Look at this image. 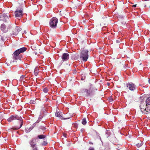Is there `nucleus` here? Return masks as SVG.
<instances>
[{
  "label": "nucleus",
  "mask_w": 150,
  "mask_h": 150,
  "mask_svg": "<svg viewBox=\"0 0 150 150\" xmlns=\"http://www.w3.org/2000/svg\"><path fill=\"white\" fill-rule=\"evenodd\" d=\"M21 30V28L20 27L17 26L16 28L15 31H13V35H17Z\"/></svg>",
  "instance_id": "obj_12"
},
{
  "label": "nucleus",
  "mask_w": 150,
  "mask_h": 150,
  "mask_svg": "<svg viewBox=\"0 0 150 150\" xmlns=\"http://www.w3.org/2000/svg\"><path fill=\"white\" fill-rule=\"evenodd\" d=\"M42 118L43 116L42 115H40L39 117L38 120L36 122V123H38V122H39L41 121V120H42Z\"/></svg>",
  "instance_id": "obj_18"
},
{
  "label": "nucleus",
  "mask_w": 150,
  "mask_h": 150,
  "mask_svg": "<svg viewBox=\"0 0 150 150\" xmlns=\"http://www.w3.org/2000/svg\"><path fill=\"white\" fill-rule=\"evenodd\" d=\"M35 123L33 124V125H32L30 128H28L26 129L25 131L26 132H29L35 126Z\"/></svg>",
  "instance_id": "obj_15"
},
{
  "label": "nucleus",
  "mask_w": 150,
  "mask_h": 150,
  "mask_svg": "<svg viewBox=\"0 0 150 150\" xmlns=\"http://www.w3.org/2000/svg\"><path fill=\"white\" fill-rule=\"evenodd\" d=\"M142 144H143L142 142L140 141H139V142L137 144H136V146L138 147H139L141 146Z\"/></svg>",
  "instance_id": "obj_17"
},
{
  "label": "nucleus",
  "mask_w": 150,
  "mask_h": 150,
  "mask_svg": "<svg viewBox=\"0 0 150 150\" xmlns=\"http://www.w3.org/2000/svg\"><path fill=\"white\" fill-rule=\"evenodd\" d=\"M58 22V19L55 17H53L50 20L49 24L50 26L52 28H56Z\"/></svg>",
  "instance_id": "obj_5"
},
{
  "label": "nucleus",
  "mask_w": 150,
  "mask_h": 150,
  "mask_svg": "<svg viewBox=\"0 0 150 150\" xmlns=\"http://www.w3.org/2000/svg\"><path fill=\"white\" fill-rule=\"evenodd\" d=\"M43 91L44 93H47L48 91V89L47 88L45 87L43 89Z\"/></svg>",
  "instance_id": "obj_21"
},
{
  "label": "nucleus",
  "mask_w": 150,
  "mask_h": 150,
  "mask_svg": "<svg viewBox=\"0 0 150 150\" xmlns=\"http://www.w3.org/2000/svg\"><path fill=\"white\" fill-rule=\"evenodd\" d=\"M120 41H121V40L120 39H119L118 40H116V43H119Z\"/></svg>",
  "instance_id": "obj_26"
},
{
  "label": "nucleus",
  "mask_w": 150,
  "mask_h": 150,
  "mask_svg": "<svg viewBox=\"0 0 150 150\" xmlns=\"http://www.w3.org/2000/svg\"><path fill=\"white\" fill-rule=\"evenodd\" d=\"M149 42H150V38H149Z\"/></svg>",
  "instance_id": "obj_35"
},
{
  "label": "nucleus",
  "mask_w": 150,
  "mask_h": 150,
  "mask_svg": "<svg viewBox=\"0 0 150 150\" xmlns=\"http://www.w3.org/2000/svg\"><path fill=\"white\" fill-rule=\"evenodd\" d=\"M127 87L129 90L134 91L135 89V86L134 84L132 83H128L127 84Z\"/></svg>",
  "instance_id": "obj_7"
},
{
  "label": "nucleus",
  "mask_w": 150,
  "mask_h": 150,
  "mask_svg": "<svg viewBox=\"0 0 150 150\" xmlns=\"http://www.w3.org/2000/svg\"><path fill=\"white\" fill-rule=\"evenodd\" d=\"M69 54L67 53H64L62 56V59L64 61H67L69 59Z\"/></svg>",
  "instance_id": "obj_9"
},
{
  "label": "nucleus",
  "mask_w": 150,
  "mask_h": 150,
  "mask_svg": "<svg viewBox=\"0 0 150 150\" xmlns=\"http://www.w3.org/2000/svg\"><path fill=\"white\" fill-rule=\"evenodd\" d=\"M15 16L16 17L20 18L23 16V11L21 10H16L15 12Z\"/></svg>",
  "instance_id": "obj_8"
},
{
  "label": "nucleus",
  "mask_w": 150,
  "mask_h": 150,
  "mask_svg": "<svg viewBox=\"0 0 150 150\" xmlns=\"http://www.w3.org/2000/svg\"><path fill=\"white\" fill-rule=\"evenodd\" d=\"M84 92L86 93V95L88 96L92 95V90H91V88H90L89 90L85 89V90Z\"/></svg>",
  "instance_id": "obj_14"
},
{
  "label": "nucleus",
  "mask_w": 150,
  "mask_h": 150,
  "mask_svg": "<svg viewBox=\"0 0 150 150\" xmlns=\"http://www.w3.org/2000/svg\"><path fill=\"white\" fill-rule=\"evenodd\" d=\"M26 48L23 47L15 51L13 53L14 56H13L12 58V62H17V61L18 60H21V57L19 54L21 53L26 51Z\"/></svg>",
  "instance_id": "obj_2"
},
{
  "label": "nucleus",
  "mask_w": 150,
  "mask_h": 150,
  "mask_svg": "<svg viewBox=\"0 0 150 150\" xmlns=\"http://www.w3.org/2000/svg\"><path fill=\"white\" fill-rule=\"evenodd\" d=\"M88 51L87 50H84L82 51L80 54V58L83 61H86L88 58Z\"/></svg>",
  "instance_id": "obj_4"
},
{
  "label": "nucleus",
  "mask_w": 150,
  "mask_h": 150,
  "mask_svg": "<svg viewBox=\"0 0 150 150\" xmlns=\"http://www.w3.org/2000/svg\"><path fill=\"white\" fill-rule=\"evenodd\" d=\"M25 76L24 75H22L21 76L19 79V81H23L24 80V79L25 77Z\"/></svg>",
  "instance_id": "obj_22"
},
{
  "label": "nucleus",
  "mask_w": 150,
  "mask_h": 150,
  "mask_svg": "<svg viewBox=\"0 0 150 150\" xmlns=\"http://www.w3.org/2000/svg\"><path fill=\"white\" fill-rule=\"evenodd\" d=\"M107 84L108 86H109L110 85V83H107Z\"/></svg>",
  "instance_id": "obj_30"
},
{
  "label": "nucleus",
  "mask_w": 150,
  "mask_h": 150,
  "mask_svg": "<svg viewBox=\"0 0 150 150\" xmlns=\"http://www.w3.org/2000/svg\"><path fill=\"white\" fill-rule=\"evenodd\" d=\"M36 139H32L30 140L29 142V143L30 146L32 148H34L36 146Z\"/></svg>",
  "instance_id": "obj_11"
},
{
  "label": "nucleus",
  "mask_w": 150,
  "mask_h": 150,
  "mask_svg": "<svg viewBox=\"0 0 150 150\" xmlns=\"http://www.w3.org/2000/svg\"><path fill=\"white\" fill-rule=\"evenodd\" d=\"M89 143L90 144H93V143L92 142H89Z\"/></svg>",
  "instance_id": "obj_31"
},
{
  "label": "nucleus",
  "mask_w": 150,
  "mask_h": 150,
  "mask_svg": "<svg viewBox=\"0 0 150 150\" xmlns=\"http://www.w3.org/2000/svg\"><path fill=\"white\" fill-rule=\"evenodd\" d=\"M1 37V35H0V37Z\"/></svg>",
  "instance_id": "obj_36"
},
{
  "label": "nucleus",
  "mask_w": 150,
  "mask_h": 150,
  "mask_svg": "<svg viewBox=\"0 0 150 150\" xmlns=\"http://www.w3.org/2000/svg\"><path fill=\"white\" fill-rule=\"evenodd\" d=\"M38 67H36L35 69L34 74L36 76L38 75Z\"/></svg>",
  "instance_id": "obj_16"
},
{
  "label": "nucleus",
  "mask_w": 150,
  "mask_h": 150,
  "mask_svg": "<svg viewBox=\"0 0 150 150\" xmlns=\"http://www.w3.org/2000/svg\"><path fill=\"white\" fill-rule=\"evenodd\" d=\"M35 103V101L33 100H31L30 101V104H34Z\"/></svg>",
  "instance_id": "obj_24"
},
{
  "label": "nucleus",
  "mask_w": 150,
  "mask_h": 150,
  "mask_svg": "<svg viewBox=\"0 0 150 150\" xmlns=\"http://www.w3.org/2000/svg\"><path fill=\"white\" fill-rule=\"evenodd\" d=\"M88 150H95L93 147H90L89 148Z\"/></svg>",
  "instance_id": "obj_27"
},
{
  "label": "nucleus",
  "mask_w": 150,
  "mask_h": 150,
  "mask_svg": "<svg viewBox=\"0 0 150 150\" xmlns=\"http://www.w3.org/2000/svg\"><path fill=\"white\" fill-rule=\"evenodd\" d=\"M16 120H19L20 122V125L19 127H17L15 128H13V129L17 130L20 129L22 126L23 123V121L21 117L19 116L16 115H12L8 119L7 121L9 122H10L12 121Z\"/></svg>",
  "instance_id": "obj_3"
},
{
  "label": "nucleus",
  "mask_w": 150,
  "mask_h": 150,
  "mask_svg": "<svg viewBox=\"0 0 150 150\" xmlns=\"http://www.w3.org/2000/svg\"><path fill=\"white\" fill-rule=\"evenodd\" d=\"M109 100L110 102H112V101L113 99L112 98L110 97V98H109Z\"/></svg>",
  "instance_id": "obj_29"
},
{
  "label": "nucleus",
  "mask_w": 150,
  "mask_h": 150,
  "mask_svg": "<svg viewBox=\"0 0 150 150\" xmlns=\"http://www.w3.org/2000/svg\"><path fill=\"white\" fill-rule=\"evenodd\" d=\"M0 38H1V39L2 41H4L5 40V37L4 35H2L1 36Z\"/></svg>",
  "instance_id": "obj_23"
},
{
  "label": "nucleus",
  "mask_w": 150,
  "mask_h": 150,
  "mask_svg": "<svg viewBox=\"0 0 150 150\" xmlns=\"http://www.w3.org/2000/svg\"><path fill=\"white\" fill-rule=\"evenodd\" d=\"M149 83L150 84V79H149Z\"/></svg>",
  "instance_id": "obj_32"
},
{
  "label": "nucleus",
  "mask_w": 150,
  "mask_h": 150,
  "mask_svg": "<svg viewBox=\"0 0 150 150\" xmlns=\"http://www.w3.org/2000/svg\"><path fill=\"white\" fill-rule=\"evenodd\" d=\"M82 124L84 125H85L86 124V121L85 118H83V119L82 122Z\"/></svg>",
  "instance_id": "obj_19"
},
{
  "label": "nucleus",
  "mask_w": 150,
  "mask_h": 150,
  "mask_svg": "<svg viewBox=\"0 0 150 150\" xmlns=\"http://www.w3.org/2000/svg\"><path fill=\"white\" fill-rule=\"evenodd\" d=\"M1 30L4 33H6L8 31V29L6 28L5 25L4 24H2L1 25Z\"/></svg>",
  "instance_id": "obj_13"
},
{
  "label": "nucleus",
  "mask_w": 150,
  "mask_h": 150,
  "mask_svg": "<svg viewBox=\"0 0 150 150\" xmlns=\"http://www.w3.org/2000/svg\"><path fill=\"white\" fill-rule=\"evenodd\" d=\"M136 5H133V7H136Z\"/></svg>",
  "instance_id": "obj_34"
},
{
  "label": "nucleus",
  "mask_w": 150,
  "mask_h": 150,
  "mask_svg": "<svg viewBox=\"0 0 150 150\" xmlns=\"http://www.w3.org/2000/svg\"><path fill=\"white\" fill-rule=\"evenodd\" d=\"M140 108L142 113L146 115L150 113V97L147 98L145 102L141 101Z\"/></svg>",
  "instance_id": "obj_1"
},
{
  "label": "nucleus",
  "mask_w": 150,
  "mask_h": 150,
  "mask_svg": "<svg viewBox=\"0 0 150 150\" xmlns=\"http://www.w3.org/2000/svg\"><path fill=\"white\" fill-rule=\"evenodd\" d=\"M63 136L64 137H66V134H64V135H63Z\"/></svg>",
  "instance_id": "obj_33"
},
{
  "label": "nucleus",
  "mask_w": 150,
  "mask_h": 150,
  "mask_svg": "<svg viewBox=\"0 0 150 150\" xmlns=\"http://www.w3.org/2000/svg\"><path fill=\"white\" fill-rule=\"evenodd\" d=\"M38 138L40 139H44L45 137V135H39L38 136Z\"/></svg>",
  "instance_id": "obj_20"
},
{
  "label": "nucleus",
  "mask_w": 150,
  "mask_h": 150,
  "mask_svg": "<svg viewBox=\"0 0 150 150\" xmlns=\"http://www.w3.org/2000/svg\"><path fill=\"white\" fill-rule=\"evenodd\" d=\"M0 18L1 21L2 20L4 22L7 21L8 19V16L6 14H4L1 15Z\"/></svg>",
  "instance_id": "obj_10"
},
{
  "label": "nucleus",
  "mask_w": 150,
  "mask_h": 150,
  "mask_svg": "<svg viewBox=\"0 0 150 150\" xmlns=\"http://www.w3.org/2000/svg\"><path fill=\"white\" fill-rule=\"evenodd\" d=\"M55 115L56 117H58L61 120H66L70 118V117L64 118L63 116L62 112L60 111L57 112L55 113Z\"/></svg>",
  "instance_id": "obj_6"
},
{
  "label": "nucleus",
  "mask_w": 150,
  "mask_h": 150,
  "mask_svg": "<svg viewBox=\"0 0 150 150\" xmlns=\"http://www.w3.org/2000/svg\"><path fill=\"white\" fill-rule=\"evenodd\" d=\"M33 148V150H38V149L36 146L34 148Z\"/></svg>",
  "instance_id": "obj_28"
},
{
  "label": "nucleus",
  "mask_w": 150,
  "mask_h": 150,
  "mask_svg": "<svg viewBox=\"0 0 150 150\" xmlns=\"http://www.w3.org/2000/svg\"><path fill=\"white\" fill-rule=\"evenodd\" d=\"M40 129L42 130H45L46 129L45 127L43 126H41L40 127Z\"/></svg>",
  "instance_id": "obj_25"
}]
</instances>
